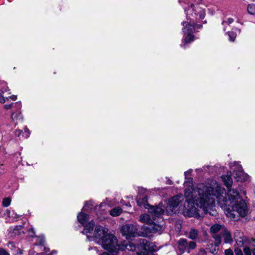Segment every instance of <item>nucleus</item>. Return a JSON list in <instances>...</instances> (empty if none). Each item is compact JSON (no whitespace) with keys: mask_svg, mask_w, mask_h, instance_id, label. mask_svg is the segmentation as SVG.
I'll list each match as a JSON object with an SVG mask.
<instances>
[{"mask_svg":"<svg viewBox=\"0 0 255 255\" xmlns=\"http://www.w3.org/2000/svg\"><path fill=\"white\" fill-rule=\"evenodd\" d=\"M9 99H10L13 101H15L17 99V96H15V95H12L9 97H6V99L7 101H8L9 100Z\"/></svg>","mask_w":255,"mask_h":255,"instance_id":"obj_36","label":"nucleus"},{"mask_svg":"<svg viewBox=\"0 0 255 255\" xmlns=\"http://www.w3.org/2000/svg\"><path fill=\"white\" fill-rule=\"evenodd\" d=\"M221 235L224 239L225 243L231 244L233 242V239L232 237L231 233L226 228L224 229V231L222 233Z\"/></svg>","mask_w":255,"mask_h":255,"instance_id":"obj_15","label":"nucleus"},{"mask_svg":"<svg viewBox=\"0 0 255 255\" xmlns=\"http://www.w3.org/2000/svg\"><path fill=\"white\" fill-rule=\"evenodd\" d=\"M92 205V204L90 202L86 203L84 207V210L88 211L89 209H90V206Z\"/></svg>","mask_w":255,"mask_h":255,"instance_id":"obj_31","label":"nucleus"},{"mask_svg":"<svg viewBox=\"0 0 255 255\" xmlns=\"http://www.w3.org/2000/svg\"><path fill=\"white\" fill-rule=\"evenodd\" d=\"M103 248L108 251H114L118 247V241L116 237L111 234H108L99 243Z\"/></svg>","mask_w":255,"mask_h":255,"instance_id":"obj_4","label":"nucleus"},{"mask_svg":"<svg viewBox=\"0 0 255 255\" xmlns=\"http://www.w3.org/2000/svg\"><path fill=\"white\" fill-rule=\"evenodd\" d=\"M148 212L150 215L143 214L140 216L139 221L140 222L152 225L153 223V220H156V218L162 221L161 216L164 213V211L160 207L150 206L148 208Z\"/></svg>","mask_w":255,"mask_h":255,"instance_id":"obj_3","label":"nucleus"},{"mask_svg":"<svg viewBox=\"0 0 255 255\" xmlns=\"http://www.w3.org/2000/svg\"><path fill=\"white\" fill-rule=\"evenodd\" d=\"M198 235V231L195 229H191L189 235V237L191 239L194 240L197 238Z\"/></svg>","mask_w":255,"mask_h":255,"instance_id":"obj_21","label":"nucleus"},{"mask_svg":"<svg viewBox=\"0 0 255 255\" xmlns=\"http://www.w3.org/2000/svg\"><path fill=\"white\" fill-rule=\"evenodd\" d=\"M234 21V19L232 18H228L227 19V21H223L222 22V24L223 25H225V24H227L228 25H230V24H231L232 22H233V21Z\"/></svg>","mask_w":255,"mask_h":255,"instance_id":"obj_27","label":"nucleus"},{"mask_svg":"<svg viewBox=\"0 0 255 255\" xmlns=\"http://www.w3.org/2000/svg\"><path fill=\"white\" fill-rule=\"evenodd\" d=\"M44 242H45V240H44V238H39V243H40V245L43 246Z\"/></svg>","mask_w":255,"mask_h":255,"instance_id":"obj_42","label":"nucleus"},{"mask_svg":"<svg viewBox=\"0 0 255 255\" xmlns=\"http://www.w3.org/2000/svg\"><path fill=\"white\" fill-rule=\"evenodd\" d=\"M205 4L203 3L200 4H192L190 5V7L187 10V17L188 19H193L190 16L191 12H194V14L191 13V15L193 17H196L198 15L200 19L204 18L205 15V11L204 9Z\"/></svg>","mask_w":255,"mask_h":255,"instance_id":"obj_5","label":"nucleus"},{"mask_svg":"<svg viewBox=\"0 0 255 255\" xmlns=\"http://www.w3.org/2000/svg\"><path fill=\"white\" fill-rule=\"evenodd\" d=\"M248 11L251 14H255V4H250L248 6Z\"/></svg>","mask_w":255,"mask_h":255,"instance_id":"obj_22","label":"nucleus"},{"mask_svg":"<svg viewBox=\"0 0 255 255\" xmlns=\"http://www.w3.org/2000/svg\"><path fill=\"white\" fill-rule=\"evenodd\" d=\"M231 167L233 169L234 177L237 181L243 182L248 179V175L243 171L242 166L237 162L232 163Z\"/></svg>","mask_w":255,"mask_h":255,"instance_id":"obj_7","label":"nucleus"},{"mask_svg":"<svg viewBox=\"0 0 255 255\" xmlns=\"http://www.w3.org/2000/svg\"><path fill=\"white\" fill-rule=\"evenodd\" d=\"M237 244L239 246H242L243 245V240L238 241V240L235 239Z\"/></svg>","mask_w":255,"mask_h":255,"instance_id":"obj_40","label":"nucleus"},{"mask_svg":"<svg viewBox=\"0 0 255 255\" xmlns=\"http://www.w3.org/2000/svg\"><path fill=\"white\" fill-rule=\"evenodd\" d=\"M243 194H244V195H246V193L245 191H243Z\"/></svg>","mask_w":255,"mask_h":255,"instance_id":"obj_52","label":"nucleus"},{"mask_svg":"<svg viewBox=\"0 0 255 255\" xmlns=\"http://www.w3.org/2000/svg\"><path fill=\"white\" fill-rule=\"evenodd\" d=\"M15 105H18V107H21L20 103H16L14 104Z\"/></svg>","mask_w":255,"mask_h":255,"instance_id":"obj_46","label":"nucleus"},{"mask_svg":"<svg viewBox=\"0 0 255 255\" xmlns=\"http://www.w3.org/2000/svg\"><path fill=\"white\" fill-rule=\"evenodd\" d=\"M147 198L146 196L140 198H139L137 200V204L139 206H144L145 208L148 209V207H149V205L147 204Z\"/></svg>","mask_w":255,"mask_h":255,"instance_id":"obj_19","label":"nucleus"},{"mask_svg":"<svg viewBox=\"0 0 255 255\" xmlns=\"http://www.w3.org/2000/svg\"><path fill=\"white\" fill-rule=\"evenodd\" d=\"M196 247V243L195 242H188V250H187V253H190V251L191 250H193L194 249H195V248Z\"/></svg>","mask_w":255,"mask_h":255,"instance_id":"obj_23","label":"nucleus"},{"mask_svg":"<svg viewBox=\"0 0 255 255\" xmlns=\"http://www.w3.org/2000/svg\"><path fill=\"white\" fill-rule=\"evenodd\" d=\"M226 228L219 224H215L213 225L210 228V232L213 234L212 236L215 240V244L219 245L221 244L222 240L221 236L220 235L217 234L218 232L221 235L222 233L224 231Z\"/></svg>","mask_w":255,"mask_h":255,"instance_id":"obj_10","label":"nucleus"},{"mask_svg":"<svg viewBox=\"0 0 255 255\" xmlns=\"http://www.w3.org/2000/svg\"><path fill=\"white\" fill-rule=\"evenodd\" d=\"M235 252L236 255H243L242 252L241 250H240V249H235Z\"/></svg>","mask_w":255,"mask_h":255,"instance_id":"obj_39","label":"nucleus"},{"mask_svg":"<svg viewBox=\"0 0 255 255\" xmlns=\"http://www.w3.org/2000/svg\"><path fill=\"white\" fill-rule=\"evenodd\" d=\"M14 115V113H12L11 115V119L13 121L16 119H20L21 118L20 112L19 111L16 112V115Z\"/></svg>","mask_w":255,"mask_h":255,"instance_id":"obj_26","label":"nucleus"},{"mask_svg":"<svg viewBox=\"0 0 255 255\" xmlns=\"http://www.w3.org/2000/svg\"><path fill=\"white\" fill-rule=\"evenodd\" d=\"M189 21H186L182 22L183 26V32L186 34L183 40L186 43H189L194 40V36L192 35L194 32V20L193 19H190Z\"/></svg>","mask_w":255,"mask_h":255,"instance_id":"obj_6","label":"nucleus"},{"mask_svg":"<svg viewBox=\"0 0 255 255\" xmlns=\"http://www.w3.org/2000/svg\"><path fill=\"white\" fill-rule=\"evenodd\" d=\"M93 249L95 250L96 251L97 253L98 252L96 248L95 247V248H93Z\"/></svg>","mask_w":255,"mask_h":255,"instance_id":"obj_50","label":"nucleus"},{"mask_svg":"<svg viewBox=\"0 0 255 255\" xmlns=\"http://www.w3.org/2000/svg\"><path fill=\"white\" fill-rule=\"evenodd\" d=\"M29 235L31 237H33L35 236V233L32 228H31L28 231Z\"/></svg>","mask_w":255,"mask_h":255,"instance_id":"obj_34","label":"nucleus"},{"mask_svg":"<svg viewBox=\"0 0 255 255\" xmlns=\"http://www.w3.org/2000/svg\"><path fill=\"white\" fill-rule=\"evenodd\" d=\"M57 254V251L55 250H53L51 252V253L47 254L46 255H54Z\"/></svg>","mask_w":255,"mask_h":255,"instance_id":"obj_44","label":"nucleus"},{"mask_svg":"<svg viewBox=\"0 0 255 255\" xmlns=\"http://www.w3.org/2000/svg\"><path fill=\"white\" fill-rule=\"evenodd\" d=\"M158 220L159 221H157V222L159 223H160V224H156L155 222V220H153V223H152V225H151L152 227L150 229V230L152 232L156 233L158 232H160L163 229L162 223L163 222V221L162 220V221L161 220H159V219H158Z\"/></svg>","mask_w":255,"mask_h":255,"instance_id":"obj_16","label":"nucleus"},{"mask_svg":"<svg viewBox=\"0 0 255 255\" xmlns=\"http://www.w3.org/2000/svg\"><path fill=\"white\" fill-rule=\"evenodd\" d=\"M77 218L79 222L82 225H84L89 220V216L86 214L81 212L78 214Z\"/></svg>","mask_w":255,"mask_h":255,"instance_id":"obj_18","label":"nucleus"},{"mask_svg":"<svg viewBox=\"0 0 255 255\" xmlns=\"http://www.w3.org/2000/svg\"><path fill=\"white\" fill-rule=\"evenodd\" d=\"M84 229L82 232L83 234L90 233L93 230L95 226V223L93 220L90 221L89 223H86L84 225Z\"/></svg>","mask_w":255,"mask_h":255,"instance_id":"obj_17","label":"nucleus"},{"mask_svg":"<svg viewBox=\"0 0 255 255\" xmlns=\"http://www.w3.org/2000/svg\"><path fill=\"white\" fill-rule=\"evenodd\" d=\"M24 131L25 133H27V134L26 135V137H28L30 134L29 130L27 128H24Z\"/></svg>","mask_w":255,"mask_h":255,"instance_id":"obj_43","label":"nucleus"},{"mask_svg":"<svg viewBox=\"0 0 255 255\" xmlns=\"http://www.w3.org/2000/svg\"><path fill=\"white\" fill-rule=\"evenodd\" d=\"M244 252L246 255H251V251L248 247H245L244 249Z\"/></svg>","mask_w":255,"mask_h":255,"instance_id":"obj_28","label":"nucleus"},{"mask_svg":"<svg viewBox=\"0 0 255 255\" xmlns=\"http://www.w3.org/2000/svg\"><path fill=\"white\" fill-rule=\"evenodd\" d=\"M7 101L6 98H5L0 92V102L1 103H4L5 101Z\"/></svg>","mask_w":255,"mask_h":255,"instance_id":"obj_35","label":"nucleus"},{"mask_svg":"<svg viewBox=\"0 0 255 255\" xmlns=\"http://www.w3.org/2000/svg\"><path fill=\"white\" fill-rule=\"evenodd\" d=\"M44 250L46 252L49 251V250H47L45 247L44 248Z\"/></svg>","mask_w":255,"mask_h":255,"instance_id":"obj_49","label":"nucleus"},{"mask_svg":"<svg viewBox=\"0 0 255 255\" xmlns=\"http://www.w3.org/2000/svg\"><path fill=\"white\" fill-rule=\"evenodd\" d=\"M37 255H45V254H44L43 253H40V254H37Z\"/></svg>","mask_w":255,"mask_h":255,"instance_id":"obj_51","label":"nucleus"},{"mask_svg":"<svg viewBox=\"0 0 255 255\" xmlns=\"http://www.w3.org/2000/svg\"><path fill=\"white\" fill-rule=\"evenodd\" d=\"M140 245L145 251L153 252H156L158 250L155 243L150 242L145 239H143L140 242Z\"/></svg>","mask_w":255,"mask_h":255,"instance_id":"obj_12","label":"nucleus"},{"mask_svg":"<svg viewBox=\"0 0 255 255\" xmlns=\"http://www.w3.org/2000/svg\"><path fill=\"white\" fill-rule=\"evenodd\" d=\"M8 235L11 237H14L17 236H19L21 235V234L24 233L23 231V226H16L15 227H10L8 230Z\"/></svg>","mask_w":255,"mask_h":255,"instance_id":"obj_13","label":"nucleus"},{"mask_svg":"<svg viewBox=\"0 0 255 255\" xmlns=\"http://www.w3.org/2000/svg\"><path fill=\"white\" fill-rule=\"evenodd\" d=\"M11 203V199L9 198H5L3 199L2 205L3 207H6L10 205Z\"/></svg>","mask_w":255,"mask_h":255,"instance_id":"obj_24","label":"nucleus"},{"mask_svg":"<svg viewBox=\"0 0 255 255\" xmlns=\"http://www.w3.org/2000/svg\"><path fill=\"white\" fill-rule=\"evenodd\" d=\"M13 106V104L11 103L10 104H6L4 106V108L5 110H9L11 109Z\"/></svg>","mask_w":255,"mask_h":255,"instance_id":"obj_33","label":"nucleus"},{"mask_svg":"<svg viewBox=\"0 0 255 255\" xmlns=\"http://www.w3.org/2000/svg\"><path fill=\"white\" fill-rule=\"evenodd\" d=\"M227 33L229 37V40L232 42L234 41L237 36L236 33L233 31L228 32Z\"/></svg>","mask_w":255,"mask_h":255,"instance_id":"obj_25","label":"nucleus"},{"mask_svg":"<svg viewBox=\"0 0 255 255\" xmlns=\"http://www.w3.org/2000/svg\"><path fill=\"white\" fill-rule=\"evenodd\" d=\"M7 246L9 248H10L11 250H12L13 248L15 247L14 243L11 242H8L7 243Z\"/></svg>","mask_w":255,"mask_h":255,"instance_id":"obj_32","label":"nucleus"},{"mask_svg":"<svg viewBox=\"0 0 255 255\" xmlns=\"http://www.w3.org/2000/svg\"><path fill=\"white\" fill-rule=\"evenodd\" d=\"M184 198L182 195H178L171 198L168 203L167 206V212H169L170 211L171 213L175 214L176 211H178L180 208V204L183 202Z\"/></svg>","mask_w":255,"mask_h":255,"instance_id":"obj_8","label":"nucleus"},{"mask_svg":"<svg viewBox=\"0 0 255 255\" xmlns=\"http://www.w3.org/2000/svg\"><path fill=\"white\" fill-rule=\"evenodd\" d=\"M178 248L181 253L187 252L188 249V242L186 239H181L178 242Z\"/></svg>","mask_w":255,"mask_h":255,"instance_id":"obj_14","label":"nucleus"},{"mask_svg":"<svg viewBox=\"0 0 255 255\" xmlns=\"http://www.w3.org/2000/svg\"><path fill=\"white\" fill-rule=\"evenodd\" d=\"M87 239H88V240L89 241H90V238H91V237H90L89 235H87Z\"/></svg>","mask_w":255,"mask_h":255,"instance_id":"obj_48","label":"nucleus"},{"mask_svg":"<svg viewBox=\"0 0 255 255\" xmlns=\"http://www.w3.org/2000/svg\"><path fill=\"white\" fill-rule=\"evenodd\" d=\"M254 255H255V251L253 252Z\"/></svg>","mask_w":255,"mask_h":255,"instance_id":"obj_53","label":"nucleus"},{"mask_svg":"<svg viewBox=\"0 0 255 255\" xmlns=\"http://www.w3.org/2000/svg\"><path fill=\"white\" fill-rule=\"evenodd\" d=\"M108 230L100 226H97L94 230V235L92 238L94 241L99 244L103 240V238L107 234Z\"/></svg>","mask_w":255,"mask_h":255,"instance_id":"obj_11","label":"nucleus"},{"mask_svg":"<svg viewBox=\"0 0 255 255\" xmlns=\"http://www.w3.org/2000/svg\"><path fill=\"white\" fill-rule=\"evenodd\" d=\"M9 90L8 89V87H7L6 86H5V87H3L1 90V93H4V92H6L7 91H9Z\"/></svg>","mask_w":255,"mask_h":255,"instance_id":"obj_38","label":"nucleus"},{"mask_svg":"<svg viewBox=\"0 0 255 255\" xmlns=\"http://www.w3.org/2000/svg\"><path fill=\"white\" fill-rule=\"evenodd\" d=\"M22 132V131L21 130H19V129L16 130L15 131V134L16 136H19L21 134Z\"/></svg>","mask_w":255,"mask_h":255,"instance_id":"obj_41","label":"nucleus"},{"mask_svg":"<svg viewBox=\"0 0 255 255\" xmlns=\"http://www.w3.org/2000/svg\"><path fill=\"white\" fill-rule=\"evenodd\" d=\"M0 255H9L4 249L0 248Z\"/></svg>","mask_w":255,"mask_h":255,"instance_id":"obj_30","label":"nucleus"},{"mask_svg":"<svg viewBox=\"0 0 255 255\" xmlns=\"http://www.w3.org/2000/svg\"><path fill=\"white\" fill-rule=\"evenodd\" d=\"M100 255H109L108 253L104 252L103 254H100Z\"/></svg>","mask_w":255,"mask_h":255,"instance_id":"obj_47","label":"nucleus"},{"mask_svg":"<svg viewBox=\"0 0 255 255\" xmlns=\"http://www.w3.org/2000/svg\"><path fill=\"white\" fill-rule=\"evenodd\" d=\"M222 180L224 183L225 185L228 189V193L227 194L225 192V190L223 188H221L220 184L215 181L219 185L220 188L222 190H224L223 197L225 200L229 201L230 199L229 197V190H233L235 192L233 194L232 198L235 202V205L231 204L230 205H221L222 208H224L225 213L227 216L233 220L237 219V214H239L240 216L242 217H245L247 213V207L245 202L242 199V197L240 196L239 193L234 189H229V188L232 185V179L231 178V174L227 175H223L222 176Z\"/></svg>","mask_w":255,"mask_h":255,"instance_id":"obj_2","label":"nucleus"},{"mask_svg":"<svg viewBox=\"0 0 255 255\" xmlns=\"http://www.w3.org/2000/svg\"><path fill=\"white\" fill-rule=\"evenodd\" d=\"M137 230L136 225L128 224L122 226L121 231L123 236L128 239L135 236L137 234Z\"/></svg>","mask_w":255,"mask_h":255,"instance_id":"obj_9","label":"nucleus"},{"mask_svg":"<svg viewBox=\"0 0 255 255\" xmlns=\"http://www.w3.org/2000/svg\"><path fill=\"white\" fill-rule=\"evenodd\" d=\"M192 172V169H189L188 171L185 172L184 175H185L186 179H187V176L190 175V174H191Z\"/></svg>","mask_w":255,"mask_h":255,"instance_id":"obj_37","label":"nucleus"},{"mask_svg":"<svg viewBox=\"0 0 255 255\" xmlns=\"http://www.w3.org/2000/svg\"><path fill=\"white\" fill-rule=\"evenodd\" d=\"M225 255H234L233 251L230 249L226 250L225 251Z\"/></svg>","mask_w":255,"mask_h":255,"instance_id":"obj_29","label":"nucleus"},{"mask_svg":"<svg viewBox=\"0 0 255 255\" xmlns=\"http://www.w3.org/2000/svg\"><path fill=\"white\" fill-rule=\"evenodd\" d=\"M10 212L9 210H6L5 214L9 217L10 216Z\"/></svg>","mask_w":255,"mask_h":255,"instance_id":"obj_45","label":"nucleus"},{"mask_svg":"<svg viewBox=\"0 0 255 255\" xmlns=\"http://www.w3.org/2000/svg\"><path fill=\"white\" fill-rule=\"evenodd\" d=\"M122 212V209L120 207H116L110 211V215L113 217L119 216Z\"/></svg>","mask_w":255,"mask_h":255,"instance_id":"obj_20","label":"nucleus"},{"mask_svg":"<svg viewBox=\"0 0 255 255\" xmlns=\"http://www.w3.org/2000/svg\"><path fill=\"white\" fill-rule=\"evenodd\" d=\"M186 184L191 187L185 191V197L186 198V204L184 206L183 214L184 216L195 217L197 219L202 218L199 210L195 207V204L202 209L205 214L209 213L212 215H215V211L213 210L215 207V198L218 200L220 205H235L232 197L235 192L229 190V201L225 200L223 197L224 190H222L215 180H210L206 183L198 184L196 188H192L193 180L191 178L188 179L185 182ZM233 205V204H232Z\"/></svg>","mask_w":255,"mask_h":255,"instance_id":"obj_1","label":"nucleus"}]
</instances>
